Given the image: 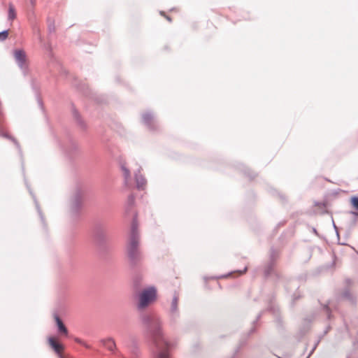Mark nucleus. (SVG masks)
Returning <instances> with one entry per match:
<instances>
[{"label":"nucleus","mask_w":358,"mask_h":358,"mask_svg":"<svg viewBox=\"0 0 358 358\" xmlns=\"http://www.w3.org/2000/svg\"><path fill=\"white\" fill-rule=\"evenodd\" d=\"M138 235L136 227L133 226L127 246V257L132 264L136 263L138 260L141 259V252L138 248Z\"/></svg>","instance_id":"1"},{"label":"nucleus","mask_w":358,"mask_h":358,"mask_svg":"<svg viewBox=\"0 0 358 358\" xmlns=\"http://www.w3.org/2000/svg\"><path fill=\"white\" fill-rule=\"evenodd\" d=\"M157 299V289L154 287L143 289L138 295V307L143 309L150 306Z\"/></svg>","instance_id":"2"},{"label":"nucleus","mask_w":358,"mask_h":358,"mask_svg":"<svg viewBox=\"0 0 358 358\" xmlns=\"http://www.w3.org/2000/svg\"><path fill=\"white\" fill-rule=\"evenodd\" d=\"M143 322L146 324L150 331H152L155 342L157 345H159V341L161 338L160 322L158 318L151 315H146L143 317Z\"/></svg>","instance_id":"3"},{"label":"nucleus","mask_w":358,"mask_h":358,"mask_svg":"<svg viewBox=\"0 0 358 358\" xmlns=\"http://www.w3.org/2000/svg\"><path fill=\"white\" fill-rule=\"evenodd\" d=\"M48 343L56 353L61 355L62 351L64 350V346L57 342V338L55 337H50L48 338Z\"/></svg>","instance_id":"4"},{"label":"nucleus","mask_w":358,"mask_h":358,"mask_svg":"<svg viewBox=\"0 0 358 358\" xmlns=\"http://www.w3.org/2000/svg\"><path fill=\"white\" fill-rule=\"evenodd\" d=\"M14 57L19 66L23 67L26 63V55L22 50H16L14 52Z\"/></svg>","instance_id":"5"},{"label":"nucleus","mask_w":358,"mask_h":358,"mask_svg":"<svg viewBox=\"0 0 358 358\" xmlns=\"http://www.w3.org/2000/svg\"><path fill=\"white\" fill-rule=\"evenodd\" d=\"M101 343L102 345L110 351H114L115 350H116L115 342L111 338L103 339L101 341Z\"/></svg>","instance_id":"6"},{"label":"nucleus","mask_w":358,"mask_h":358,"mask_svg":"<svg viewBox=\"0 0 358 358\" xmlns=\"http://www.w3.org/2000/svg\"><path fill=\"white\" fill-rule=\"evenodd\" d=\"M55 319L58 327L59 332L66 336L68 334V330L62 320L57 315L55 317Z\"/></svg>","instance_id":"7"},{"label":"nucleus","mask_w":358,"mask_h":358,"mask_svg":"<svg viewBox=\"0 0 358 358\" xmlns=\"http://www.w3.org/2000/svg\"><path fill=\"white\" fill-rule=\"evenodd\" d=\"M8 17L9 20L12 21L16 18V11L14 6L12 4H9L8 6Z\"/></svg>","instance_id":"8"},{"label":"nucleus","mask_w":358,"mask_h":358,"mask_svg":"<svg viewBox=\"0 0 358 358\" xmlns=\"http://www.w3.org/2000/svg\"><path fill=\"white\" fill-rule=\"evenodd\" d=\"M178 299H179L178 295L175 294L172 299V301H171V310L172 312H176L178 310Z\"/></svg>","instance_id":"9"},{"label":"nucleus","mask_w":358,"mask_h":358,"mask_svg":"<svg viewBox=\"0 0 358 358\" xmlns=\"http://www.w3.org/2000/svg\"><path fill=\"white\" fill-rule=\"evenodd\" d=\"M137 185L139 188H143V187L145 185L146 181L144 178L136 176V177Z\"/></svg>","instance_id":"10"},{"label":"nucleus","mask_w":358,"mask_h":358,"mask_svg":"<svg viewBox=\"0 0 358 358\" xmlns=\"http://www.w3.org/2000/svg\"><path fill=\"white\" fill-rule=\"evenodd\" d=\"M155 358H169V353L166 350L160 352Z\"/></svg>","instance_id":"11"},{"label":"nucleus","mask_w":358,"mask_h":358,"mask_svg":"<svg viewBox=\"0 0 358 358\" xmlns=\"http://www.w3.org/2000/svg\"><path fill=\"white\" fill-rule=\"evenodd\" d=\"M350 201H351V203L353 206V207L355 209L358 210V197H357V196L352 197L350 199Z\"/></svg>","instance_id":"12"},{"label":"nucleus","mask_w":358,"mask_h":358,"mask_svg":"<svg viewBox=\"0 0 358 358\" xmlns=\"http://www.w3.org/2000/svg\"><path fill=\"white\" fill-rule=\"evenodd\" d=\"M143 121L147 123V124H149L152 120V117L150 114H144L143 116Z\"/></svg>","instance_id":"13"},{"label":"nucleus","mask_w":358,"mask_h":358,"mask_svg":"<svg viewBox=\"0 0 358 358\" xmlns=\"http://www.w3.org/2000/svg\"><path fill=\"white\" fill-rule=\"evenodd\" d=\"M8 31L6 30L2 32H0V41L6 40L8 36Z\"/></svg>","instance_id":"14"},{"label":"nucleus","mask_w":358,"mask_h":358,"mask_svg":"<svg viewBox=\"0 0 358 358\" xmlns=\"http://www.w3.org/2000/svg\"><path fill=\"white\" fill-rule=\"evenodd\" d=\"M122 171L124 172V176L125 178L128 179L129 178V176H130V173H129V169H127L124 166H122Z\"/></svg>","instance_id":"15"},{"label":"nucleus","mask_w":358,"mask_h":358,"mask_svg":"<svg viewBox=\"0 0 358 358\" xmlns=\"http://www.w3.org/2000/svg\"><path fill=\"white\" fill-rule=\"evenodd\" d=\"M75 341L79 344H80V343H82V340L78 338H75Z\"/></svg>","instance_id":"16"},{"label":"nucleus","mask_w":358,"mask_h":358,"mask_svg":"<svg viewBox=\"0 0 358 358\" xmlns=\"http://www.w3.org/2000/svg\"><path fill=\"white\" fill-rule=\"evenodd\" d=\"M32 6H35L36 0H29Z\"/></svg>","instance_id":"17"},{"label":"nucleus","mask_w":358,"mask_h":358,"mask_svg":"<svg viewBox=\"0 0 358 358\" xmlns=\"http://www.w3.org/2000/svg\"><path fill=\"white\" fill-rule=\"evenodd\" d=\"M83 346L88 349L91 348V346L86 343H83Z\"/></svg>","instance_id":"18"},{"label":"nucleus","mask_w":358,"mask_h":358,"mask_svg":"<svg viewBox=\"0 0 358 358\" xmlns=\"http://www.w3.org/2000/svg\"><path fill=\"white\" fill-rule=\"evenodd\" d=\"M129 201H130V202H131V203H133V201H134V198H133V196H130V197H129Z\"/></svg>","instance_id":"19"},{"label":"nucleus","mask_w":358,"mask_h":358,"mask_svg":"<svg viewBox=\"0 0 358 358\" xmlns=\"http://www.w3.org/2000/svg\"><path fill=\"white\" fill-rule=\"evenodd\" d=\"M169 21H171V18L169 17H166Z\"/></svg>","instance_id":"20"},{"label":"nucleus","mask_w":358,"mask_h":358,"mask_svg":"<svg viewBox=\"0 0 358 358\" xmlns=\"http://www.w3.org/2000/svg\"><path fill=\"white\" fill-rule=\"evenodd\" d=\"M85 343V342H84L83 341H82V343H80V344H81L82 345H83V343Z\"/></svg>","instance_id":"21"},{"label":"nucleus","mask_w":358,"mask_h":358,"mask_svg":"<svg viewBox=\"0 0 358 358\" xmlns=\"http://www.w3.org/2000/svg\"><path fill=\"white\" fill-rule=\"evenodd\" d=\"M124 358H125V357H124Z\"/></svg>","instance_id":"22"}]
</instances>
